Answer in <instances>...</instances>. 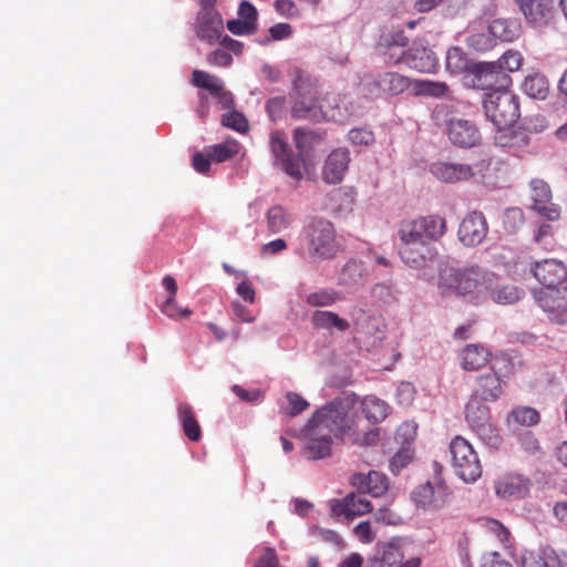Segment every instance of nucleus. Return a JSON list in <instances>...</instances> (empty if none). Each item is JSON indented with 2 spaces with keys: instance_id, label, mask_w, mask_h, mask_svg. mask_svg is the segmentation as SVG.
I'll return each mask as SVG.
<instances>
[{
  "instance_id": "nucleus-1",
  "label": "nucleus",
  "mask_w": 567,
  "mask_h": 567,
  "mask_svg": "<svg viewBox=\"0 0 567 567\" xmlns=\"http://www.w3.org/2000/svg\"><path fill=\"white\" fill-rule=\"evenodd\" d=\"M445 218L439 215L419 216L400 221L398 227L399 255L412 268H423L436 258L432 243L439 241L446 233Z\"/></svg>"
},
{
  "instance_id": "nucleus-2",
  "label": "nucleus",
  "mask_w": 567,
  "mask_h": 567,
  "mask_svg": "<svg viewBox=\"0 0 567 567\" xmlns=\"http://www.w3.org/2000/svg\"><path fill=\"white\" fill-rule=\"evenodd\" d=\"M343 248L342 238L330 220L312 218L302 227L296 254L311 262H321L333 259Z\"/></svg>"
},
{
  "instance_id": "nucleus-3",
  "label": "nucleus",
  "mask_w": 567,
  "mask_h": 567,
  "mask_svg": "<svg viewBox=\"0 0 567 567\" xmlns=\"http://www.w3.org/2000/svg\"><path fill=\"white\" fill-rule=\"evenodd\" d=\"M358 402L354 393L336 398L317 410L307 424L315 427L317 434L323 432L336 439L352 435L355 433L354 411Z\"/></svg>"
},
{
  "instance_id": "nucleus-4",
  "label": "nucleus",
  "mask_w": 567,
  "mask_h": 567,
  "mask_svg": "<svg viewBox=\"0 0 567 567\" xmlns=\"http://www.w3.org/2000/svg\"><path fill=\"white\" fill-rule=\"evenodd\" d=\"M485 285V272L477 265L455 267L445 265L440 268L439 288L444 295H458L473 298Z\"/></svg>"
},
{
  "instance_id": "nucleus-5",
  "label": "nucleus",
  "mask_w": 567,
  "mask_h": 567,
  "mask_svg": "<svg viewBox=\"0 0 567 567\" xmlns=\"http://www.w3.org/2000/svg\"><path fill=\"white\" fill-rule=\"evenodd\" d=\"M272 153L276 165L297 181L316 172L319 156L313 144H272Z\"/></svg>"
},
{
  "instance_id": "nucleus-6",
  "label": "nucleus",
  "mask_w": 567,
  "mask_h": 567,
  "mask_svg": "<svg viewBox=\"0 0 567 567\" xmlns=\"http://www.w3.org/2000/svg\"><path fill=\"white\" fill-rule=\"evenodd\" d=\"M483 106L498 132L511 128L520 116L518 96L505 87L485 93Z\"/></svg>"
},
{
  "instance_id": "nucleus-7",
  "label": "nucleus",
  "mask_w": 567,
  "mask_h": 567,
  "mask_svg": "<svg viewBox=\"0 0 567 567\" xmlns=\"http://www.w3.org/2000/svg\"><path fill=\"white\" fill-rule=\"evenodd\" d=\"M455 473L465 483H474L482 476V464L478 455L467 440L456 436L450 444Z\"/></svg>"
},
{
  "instance_id": "nucleus-8",
  "label": "nucleus",
  "mask_w": 567,
  "mask_h": 567,
  "mask_svg": "<svg viewBox=\"0 0 567 567\" xmlns=\"http://www.w3.org/2000/svg\"><path fill=\"white\" fill-rule=\"evenodd\" d=\"M533 298L551 321L567 322V288L565 285L553 288H535Z\"/></svg>"
},
{
  "instance_id": "nucleus-9",
  "label": "nucleus",
  "mask_w": 567,
  "mask_h": 567,
  "mask_svg": "<svg viewBox=\"0 0 567 567\" xmlns=\"http://www.w3.org/2000/svg\"><path fill=\"white\" fill-rule=\"evenodd\" d=\"M190 83L198 89L208 91L223 110L234 107V95L230 91L225 89V83L220 78L206 71L194 70Z\"/></svg>"
},
{
  "instance_id": "nucleus-10",
  "label": "nucleus",
  "mask_w": 567,
  "mask_h": 567,
  "mask_svg": "<svg viewBox=\"0 0 567 567\" xmlns=\"http://www.w3.org/2000/svg\"><path fill=\"white\" fill-rule=\"evenodd\" d=\"M530 274L539 282V288H553L565 285L567 267L560 260L546 258L532 264Z\"/></svg>"
},
{
  "instance_id": "nucleus-11",
  "label": "nucleus",
  "mask_w": 567,
  "mask_h": 567,
  "mask_svg": "<svg viewBox=\"0 0 567 567\" xmlns=\"http://www.w3.org/2000/svg\"><path fill=\"white\" fill-rule=\"evenodd\" d=\"M449 496V488L442 482L435 485L426 482L415 487L411 494L413 503L425 511L441 509L447 503Z\"/></svg>"
},
{
  "instance_id": "nucleus-12",
  "label": "nucleus",
  "mask_w": 567,
  "mask_h": 567,
  "mask_svg": "<svg viewBox=\"0 0 567 567\" xmlns=\"http://www.w3.org/2000/svg\"><path fill=\"white\" fill-rule=\"evenodd\" d=\"M488 234V224L482 212L473 210L461 221L457 236L466 247L480 245Z\"/></svg>"
},
{
  "instance_id": "nucleus-13",
  "label": "nucleus",
  "mask_w": 567,
  "mask_h": 567,
  "mask_svg": "<svg viewBox=\"0 0 567 567\" xmlns=\"http://www.w3.org/2000/svg\"><path fill=\"white\" fill-rule=\"evenodd\" d=\"M530 196L533 199L532 208L548 220H557L560 217L558 205L550 203L551 190L549 185L535 178L530 182Z\"/></svg>"
},
{
  "instance_id": "nucleus-14",
  "label": "nucleus",
  "mask_w": 567,
  "mask_h": 567,
  "mask_svg": "<svg viewBox=\"0 0 567 567\" xmlns=\"http://www.w3.org/2000/svg\"><path fill=\"white\" fill-rule=\"evenodd\" d=\"M489 166V162L482 159L472 165L437 163L432 166V173L441 181L455 183L467 179L474 172L483 173Z\"/></svg>"
},
{
  "instance_id": "nucleus-15",
  "label": "nucleus",
  "mask_w": 567,
  "mask_h": 567,
  "mask_svg": "<svg viewBox=\"0 0 567 567\" xmlns=\"http://www.w3.org/2000/svg\"><path fill=\"white\" fill-rule=\"evenodd\" d=\"M224 20L218 11L197 12L194 25L195 34L202 41L213 45L223 38Z\"/></svg>"
},
{
  "instance_id": "nucleus-16",
  "label": "nucleus",
  "mask_w": 567,
  "mask_h": 567,
  "mask_svg": "<svg viewBox=\"0 0 567 567\" xmlns=\"http://www.w3.org/2000/svg\"><path fill=\"white\" fill-rule=\"evenodd\" d=\"M330 508L334 516H343L347 519H353L373 509L370 501L360 492L359 494L350 493L342 499H332Z\"/></svg>"
},
{
  "instance_id": "nucleus-17",
  "label": "nucleus",
  "mask_w": 567,
  "mask_h": 567,
  "mask_svg": "<svg viewBox=\"0 0 567 567\" xmlns=\"http://www.w3.org/2000/svg\"><path fill=\"white\" fill-rule=\"evenodd\" d=\"M350 161V152L347 147H338L333 150L323 163L321 171L322 181L330 185L341 183Z\"/></svg>"
},
{
  "instance_id": "nucleus-18",
  "label": "nucleus",
  "mask_w": 567,
  "mask_h": 567,
  "mask_svg": "<svg viewBox=\"0 0 567 567\" xmlns=\"http://www.w3.org/2000/svg\"><path fill=\"white\" fill-rule=\"evenodd\" d=\"M403 553L401 549V545L396 539H391L388 543H383L379 545L378 554L375 560L379 564V567H420L421 558L413 557L405 563L403 560Z\"/></svg>"
},
{
  "instance_id": "nucleus-19",
  "label": "nucleus",
  "mask_w": 567,
  "mask_h": 567,
  "mask_svg": "<svg viewBox=\"0 0 567 567\" xmlns=\"http://www.w3.org/2000/svg\"><path fill=\"white\" fill-rule=\"evenodd\" d=\"M519 10L529 23L547 24L554 16V0H515Z\"/></svg>"
},
{
  "instance_id": "nucleus-20",
  "label": "nucleus",
  "mask_w": 567,
  "mask_h": 567,
  "mask_svg": "<svg viewBox=\"0 0 567 567\" xmlns=\"http://www.w3.org/2000/svg\"><path fill=\"white\" fill-rule=\"evenodd\" d=\"M471 394L489 402L497 401L503 394V381L498 373L492 369L478 374Z\"/></svg>"
},
{
  "instance_id": "nucleus-21",
  "label": "nucleus",
  "mask_w": 567,
  "mask_h": 567,
  "mask_svg": "<svg viewBox=\"0 0 567 567\" xmlns=\"http://www.w3.org/2000/svg\"><path fill=\"white\" fill-rule=\"evenodd\" d=\"M372 84L380 95L396 96L410 87L411 81L398 72L386 71L377 74Z\"/></svg>"
},
{
  "instance_id": "nucleus-22",
  "label": "nucleus",
  "mask_w": 567,
  "mask_h": 567,
  "mask_svg": "<svg viewBox=\"0 0 567 567\" xmlns=\"http://www.w3.org/2000/svg\"><path fill=\"white\" fill-rule=\"evenodd\" d=\"M351 484L362 494H370L372 497L384 495L389 488L388 477L377 471H370L367 475L355 473L351 476Z\"/></svg>"
},
{
  "instance_id": "nucleus-23",
  "label": "nucleus",
  "mask_w": 567,
  "mask_h": 567,
  "mask_svg": "<svg viewBox=\"0 0 567 567\" xmlns=\"http://www.w3.org/2000/svg\"><path fill=\"white\" fill-rule=\"evenodd\" d=\"M292 105L290 107V115L295 120H311L319 122L322 118L333 117L323 111L320 103V97H291Z\"/></svg>"
},
{
  "instance_id": "nucleus-24",
  "label": "nucleus",
  "mask_w": 567,
  "mask_h": 567,
  "mask_svg": "<svg viewBox=\"0 0 567 567\" xmlns=\"http://www.w3.org/2000/svg\"><path fill=\"white\" fill-rule=\"evenodd\" d=\"M306 444L303 453L309 460H321L331 455V445L333 437L330 434H317L316 429L306 425Z\"/></svg>"
},
{
  "instance_id": "nucleus-25",
  "label": "nucleus",
  "mask_w": 567,
  "mask_h": 567,
  "mask_svg": "<svg viewBox=\"0 0 567 567\" xmlns=\"http://www.w3.org/2000/svg\"><path fill=\"white\" fill-rule=\"evenodd\" d=\"M458 359L463 370L477 371L491 361L492 352L482 344L470 343L461 350Z\"/></svg>"
},
{
  "instance_id": "nucleus-26",
  "label": "nucleus",
  "mask_w": 567,
  "mask_h": 567,
  "mask_svg": "<svg viewBox=\"0 0 567 567\" xmlns=\"http://www.w3.org/2000/svg\"><path fill=\"white\" fill-rule=\"evenodd\" d=\"M487 403H489V401L471 394L465 406V419L475 431H482L489 425L491 410Z\"/></svg>"
},
{
  "instance_id": "nucleus-27",
  "label": "nucleus",
  "mask_w": 567,
  "mask_h": 567,
  "mask_svg": "<svg viewBox=\"0 0 567 567\" xmlns=\"http://www.w3.org/2000/svg\"><path fill=\"white\" fill-rule=\"evenodd\" d=\"M450 142H476L481 138L477 126L465 118L452 117L446 122Z\"/></svg>"
},
{
  "instance_id": "nucleus-28",
  "label": "nucleus",
  "mask_w": 567,
  "mask_h": 567,
  "mask_svg": "<svg viewBox=\"0 0 567 567\" xmlns=\"http://www.w3.org/2000/svg\"><path fill=\"white\" fill-rule=\"evenodd\" d=\"M220 48L208 54V62L218 66H228L233 61L231 53L240 55L244 51V43L228 35L218 40Z\"/></svg>"
},
{
  "instance_id": "nucleus-29",
  "label": "nucleus",
  "mask_w": 567,
  "mask_h": 567,
  "mask_svg": "<svg viewBox=\"0 0 567 567\" xmlns=\"http://www.w3.org/2000/svg\"><path fill=\"white\" fill-rule=\"evenodd\" d=\"M405 65L421 73H431L436 69L437 60L431 50L413 48L408 50Z\"/></svg>"
},
{
  "instance_id": "nucleus-30",
  "label": "nucleus",
  "mask_w": 567,
  "mask_h": 567,
  "mask_svg": "<svg viewBox=\"0 0 567 567\" xmlns=\"http://www.w3.org/2000/svg\"><path fill=\"white\" fill-rule=\"evenodd\" d=\"M293 93L291 97H320L321 90L318 78L302 71L295 70Z\"/></svg>"
},
{
  "instance_id": "nucleus-31",
  "label": "nucleus",
  "mask_w": 567,
  "mask_h": 567,
  "mask_svg": "<svg viewBox=\"0 0 567 567\" xmlns=\"http://www.w3.org/2000/svg\"><path fill=\"white\" fill-rule=\"evenodd\" d=\"M177 416L185 436L192 442H198L202 439V427L190 404L179 403Z\"/></svg>"
},
{
  "instance_id": "nucleus-32",
  "label": "nucleus",
  "mask_w": 567,
  "mask_h": 567,
  "mask_svg": "<svg viewBox=\"0 0 567 567\" xmlns=\"http://www.w3.org/2000/svg\"><path fill=\"white\" fill-rule=\"evenodd\" d=\"M488 31L494 40L512 42L520 34V24L516 20L495 19L488 24Z\"/></svg>"
},
{
  "instance_id": "nucleus-33",
  "label": "nucleus",
  "mask_w": 567,
  "mask_h": 567,
  "mask_svg": "<svg viewBox=\"0 0 567 567\" xmlns=\"http://www.w3.org/2000/svg\"><path fill=\"white\" fill-rule=\"evenodd\" d=\"M361 410L371 424H378L388 416L389 406L385 401L374 395H367L361 400Z\"/></svg>"
},
{
  "instance_id": "nucleus-34",
  "label": "nucleus",
  "mask_w": 567,
  "mask_h": 567,
  "mask_svg": "<svg viewBox=\"0 0 567 567\" xmlns=\"http://www.w3.org/2000/svg\"><path fill=\"white\" fill-rule=\"evenodd\" d=\"M311 323L317 329L331 330L334 328L341 332L348 330L350 327L349 322L339 317L338 313L324 310H316L311 315Z\"/></svg>"
},
{
  "instance_id": "nucleus-35",
  "label": "nucleus",
  "mask_w": 567,
  "mask_h": 567,
  "mask_svg": "<svg viewBox=\"0 0 567 567\" xmlns=\"http://www.w3.org/2000/svg\"><path fill=\"white\" fill-rule=\"evenodd\" d=\"M522 90L533 99L545 100L549 92L548 80L542 73L529 74L525 78Z\"/></svg>"
},
{
  "instance_id": "nucleus-36",
  "label": "nucleus",
  "mask_w": 567,
  "mask_h": 567,
  "mask_svg": "<svg viewBox=\"0 0 567 567\" xmlns=\"http://www.w3.org/2000/svg\"><path fill=\"white\" fill-rule=\"evenodd\" d=\"M408 45V38L402 33H396L395 37H392V40H386L384 55L388 63L391 64H405V58L408 50L405 47Z\"/></svg>"
},
{
  "instance_id": "nucleus-37",
  "label": "nucleus",
  "mask_w": 567,
  "mask_h": 567,
  "mask_svg": "<svg viewBox=\"0 0 567 567\" xmlns=\"http://www.w3.org/2000/svg\"><path fill=\"white\" fill-rule=\"evenodd\" d=\"M523 63V56L518 51H506L496 62L489 63L484 71L493 73L496 69L502 72H515L519 70Z\"/></svg>"
},
{
  "instance_id": "nucleus-38",
  "label": "nucleus",
  "mask_w": 567,
  "mask_h": 567,
  "mask_svg": "<svg viewBox=\"0 0 567 567\" xmlns=\"http://www.w3.org/2000/svg\"><path fill=\"white\" fill-rule=\"evenodd\" d=\"M291 224L290 216L284 207L272 206L267 212V227L271 234H279L286 230Z\"/></svg>"
},
{
  "instance_id": "nucleus-39",
  "label": "nucleus",
  "mask_w": 567,
  "mask_h": 567,
  "mask_svg": "<svg viewBox=\"0 0 567 567\" xmlns=\"http://www.w3.org/2000/svg\"><path fill=\"white\" fill-rule=\"evenodd\" d=\"M511 420L518 425L533 426L539 422L540 415L534 408L516 406L511 411L508 415V421Z\"/></svg>"
},
{
  "instance_id": "nucleus-40",
  "label": "nucleus",
  "mask_w": 567,
  "mask_h": 567,
  "mask_svg": "<svg viewBox=\"0 0 567 567\" xmlns=\"http://www.w3.org/2000/svg\"><path fill=\"white\" fill-rule=\"evenodd\" d=\"M446 69L451 73L458 74L468 69V60L463 50L458 47H453L446 53Z\"/></svg>"
},
{
  "instance_id": "nucleus-41",
  "label": "nucleus",
  "mask_w": 567,
  "mask_h": 567,
  "mask_svg": "<svg viewBox=\"0 0 567 567\" xmlns=\"http://www.w3.org/2000/svg\"><path fill=\"white\" fill-rule=\"evenodd\" d=\"M339 300V293L333 289H320L307 296L306 302L310 307H329Z\"/></svg>"
},
{
  "instance_id": "nucleus-42",
  "label": "nucleus",
  "mask_w": 567,
  "mask_h": 567,
  "mask_svg": "<svg viewBox=\"0 0 567 567\" xmlns=\"http://www.w3.org/2000/svg\"><path fill=\"white\" fill-rule=\"evenodd\" d=\"M496 493L502 497L520 496L525 493L526 486L518 478H505L496 484Z\"/></svg>"
},
{
  "instance_id": "nucleus-43",
  "label": "nucleus",
  "mask_w": 567,
  "mask_h": 567,
  "mask_svg": "<svg viewBox=\"0 0 567 567\" xmlns=\"http://www.w3.org/2000/svg\"><path fill=\"white\" fill-rule=\"evenodd\" d=\"M522 290L515 286H504L492 293L495 302L501 305H511L519 300Z\"/></svg>"
},
{
  "instance_id": "nucleus-44",
  "label": "nucleus",
  "mask_w": 567,
  "mask_h": 567,
  "mask_svg": "<svg viewBox=\"0 0 567 567\" xmlns=\"http://www.w3.org/2000/svg\"><path fill=\"white\" fill-rule=\"evenodd\" d=\"M362 264L357 260H349L342 268L340 280L346 285H353L362 277Z\"/></svg>"
},
{
  "instance_id": "nucleus-45",
  "label": "nucleus",
  "mask_w": 567,
  "mask_h": 567,
  "mask_svg": "<svg viewBox=\"0 0 567 567\" xmlns=\"http://www.w3.org/2000/svg\"><path fill=\"white\" fill-rule=\"evenodd\" d=\"M520 449L528 455L539 456L543 450L538 439L530 431H526L519 435L518 439Z\"/></svg>"
},
{
  "instance_id": "nucleus-46",
  "label": "nucleus",
  "mask_w": 567,
  "mask_h": 567,
  "mask_svg": "<svg viewBox=\"0 0 567 567\" xmlns=\"http://www.w3.org/2000/svg\"><path fill=\"white\" fill-rule=\"evenodd\" d=\"M417 87L420 93L432 97H443L449 92V86L445 82H434L424 80L417 82Z\"/></svg>"
},
{
  "instance_id": "nucleus-47",
  "label": "nucleus",
  "mask_w": 567,
  "mask_h": 567,
  "mask_svg": "<svg viewBox=\"0 0 567 567\" xmlns=\"http://www.w3.org/2000/svg\"><path fill=\"white\" fill-rule=\"evenodd\" d=\"M467 44L468 47L473 48L476 51H487L492 49L495 45L494 37L487 32H478V33H472L467 38Z\"/></svg>"
},
{
  "instance_id": "nucleus-48",
  "label": "nucleus",
  "mask_w": 567,
  "mask_h": 567,
  "mask_svg": "<svg viewBox=\"0 0 567 567\" xmlns=\"http://www.w3.org/2000/svg\"><path fill=\"white\" fill-rule=\"evenodd\" d=\"M161 311L173 320H178L182 317H188L193 312L189 308L179 307L175 300V297H168L161 306Z\"/></svg>"
},
{
  "instance_id": "nucleus-49",
  "label": "nucleus",
  "mask_w": 567,
  "mask_h": 567,
  "mask_svg": "<svg viewBox=\"0 0 567 567\" xmlns=\"http://www.w3.org/2000/svg\"><path fill=\"white\" fill-rule=\"evenodd\" d=\"M221 123L223 125L233 128L239 133H245L248 130V121L241 113L237 111H231L227 114H224Z\"/></svg>"
},
{
  "instance_id": "nucleus-50",
  "label": "nucleus",
  "mask_w": 567,
  "mask_h": 567,
  "mask_svg": "<svg viewBox=\"0 0 567 567\" xmlns=\"http://www.w3.org/2000/svg\"><path fill=\"white\" fill-rule=\"evenodd\" d=\"M210 150L212 158L217 163L225 162L238 153L237 144H215Z\"/></svg>"
},
{
  "instance_id": "nucleus-51",
  "label": "nucleus",
  "mask_w": 567,
  "mask_h": 567,
  "mask_svg": "<svg viewBox=\"0 0 567 567\" xmlns=\"http://www.w3.org/2000/svg\"><path fill=\"white\" fill-rule=\"evenodd\" d=\"M270 38L260 40V44H268L271 40L279 41L289 38L292 34V28L289 23L280 22L269 28Z\"/></svg>"
},
{
  "instance_id": "nucleus-52",
  "label": "nucleus",
  "mask_w": 567,
  "mask_h": 567,
  "mask_svg": "<svg viewBox=\"0 0 567 567\" xmlns=\"http://www.w3.org/2000/svg\"><path fill=\"white\" fill-rule=\"evenodd\" d=\"M226 27L235 35H251L257 31V25H252L251 22H246L241 19L229 20Z\"/></svg>"
},
{
  "instance_id": "nucleus-53",
  "label": "nucleus",
  "mask_w": 567,
  "mask_h": 567,
  "mask_svg": "<svg viewBox=\"0 0 567 567\" xmlns=\"http://www.w3.org/2000/svg\"><path fill=\"white\" fill-rule=\"evenodd\" d=\"M289 403V415H297L308 409L309 403L296 392H288L286 395Z\"/></svg>"
},
{
  "instance_id": "nucleus-54",
  "label": "nucleus",
  "mask_w": 567,
  "mask_h": 567,
  "mask_svg": "<svg viewBox=\"0 0 567 567\" xmlns=\"http://www.w3.org/2000/svg\"><path fill=\"white\" fill-rule=\"evenodd\" d=\"M412 461V454L409 450L402 449L398 451L390 461V468L398 474Z\"/></svg>"
},
{
  "instance_id": "nucleus-55",
  "label": "nucleus",
  "mask_w": 567,
  "mask_h": 567,
  "mask_svg": "<svg viewBox=\"0 0 567 567\" xmlns=\"http://www.w3.org/2000/svg\"><path fill=\"white\" fill-rule=\"evenodd\" d=\"M213 162L210 152L204 153V152H196L193 155V166L194 169L200 174H205L210 168V163Z\"/></svg>"
},
{
  "instance_id": "nucleus-56",
  "label": "nucleus",
  "mask_w": 567,
  "mask_h": 567,
  "mask_svg": "<svg viewBox=\"0 0 567 567\" xmlns=\"http://www.w3.org/2000/svg\"><path fill=\"white\" fill-rule=\"evenodd\" d=\"M353 533L357 536V538L364 544H370L375 538V534L372 532L369 520L359 523L354 527Z\"/></svg>"
},
{
  "instance_id": "nucleus-57",
  "label": "nucleus",
  "mask_w": 567,
  "mask_h": 567,
  "mask_svg": "<svg viewBox=\"0 0 567 567\" xmlns=\"http://www.w3.org/2000/svg\"><path fill=\"white\" fill-rule=\"evenodd\" d=\"M274 6L282 17L295 18L299 16L298 8L292 0H275Z\"/></svg>"
},
{
  "instance_id": "nucleus-58",
  "label": "nucleus",
  "mask_w": 567,
  "mask_h": 567,
  "mask_svg": "<svg viewBox=\"0 0 567 567\" xmlns=\"http://www.w3.org/2000/svg\"><path fill=\"white\" fill-rule=\"evenodd\" d=\"M238 14L241 20H245L246 22H251L252 25H257L258 20V12L257 9L249 2V1H243L239 4Z\"/></svg>"
},
{
  "instance_id": "nucleus-59",
  "label": "nucleus",
  "mask_w": 567,
  "mask_h": 567,
  "mask_svg": "<svg viewBox=\"0 0 567 567\" xmlns=\"http://www.w3.org/2000/svg\"><path fill=\"white\" fill-rule=\"evenodd\" d=\"M278 558L274 548L265 547L254 567H277Z\"/></svg>"
},
{
  "instance_id": "nucleus-60",
  "label": "nucleus",
  "mask_w": 567,
  "mask_h": 567,
  "mask_svg": "<svg viewBox=\"0 0 567 567\" xmlns=\"http://www.w3.org/2000/svg\"><path fill=\"white\" fill-rule=\"evenodd\" d=\"M287 241L282 238H277L275 240H271L265 245L261 246L260 248V254L262 256H274L278 252H281L284 251L285 249H287Z\"/></svg>"
},
{
  "instance_id": "nucleus-61",
  "label": "nucleus",
  "mask_w": 567,
  "mask_h": 567,
  "mask_svg": "<svg viewBox=\"0 0 567 567\" xmlns=\"http://www.w3.org/2000/svg\"><path fill=\"white\" fill-rule=\"evenodd\" d=\"M543 555L545 556L550 567H567V553L544 550Z\"/></svg>"
},
{
  "instance_id": "nucleus-62",
  "label": "nucleus",
  "mask_w": 567,
  "mask_h": 567,
  "mask_svg": "<svg viewBox=\"0 0 567 567\" xmlns=\"http://www.w3.org/2000/svg\"><path fill=\"white\" fill-rule=\"evenodd\" d=\"M349 142H373L372 131L365 127L353 128L348 134Z\"/></svg>"
},
{
  "instance_id": "nucleus-63",
  "label": "nucleus",
  "mask_w": 567,
  "mask_h": 567,
  "mask_svg": "<svg viewBox=\"0 0 567 567\" xmlns=\"http://www.w3.org/2000/svg\"><path fill=\"white\" fill-rule=\"evenodd\" d=\"M482 567H513L511 563L503 559L498 553H488L483 557Z\"/></svg>"
},
{
  "instance_id": "nucleus-64",
  "label": "nucleus",
  "mask_w": 567,
  "mask_h": 567,
  "mask_svg": "<svg viewBox=\"0 0 567 567\" xmlns=\"http://www.w3.org/2000/svg\"><path fill=\"white\" fill-rule=\"evenodd\" d=\"M416 423L413 421H406L399 426L396 435L402 436L405 442H409L414 440L416 436Z\"/></svg>"
}]
</instances>
